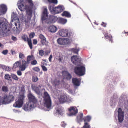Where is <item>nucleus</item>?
Returning a JSON list of instances; mask_svg holds the SVG:
<instances>
[{"label": "nucleus", "mask_w": 128, "mask_h": 128, "mask_svg": "<svg viewBox=\"0 0 128 128\" xmlns=\"http://www.w3.org/2000/svg\"><path fill=\"white\" fill-rule=\"evenodd\" d=\"M26 2H28L30 4V6L22 4L23 0H20L19 2L20 3V4L18 6V8L21 11H24L26 10L27 14L29 16H32V9L34 4L32 0H26Z\"/></svg>", "instance_id": "nucleus-1"}, {"label": "nucleus", "mask_w": 128, "mask_h": 128, "mask_svg": "<svg viewBox=\"0 0 128 128\" xmlns=\"http://www.w3.org/2000/svg\"><path fill=\"white\" fill-rule=\"evenodd\" d=\"M14 98L13 95L9 94L8 95L4 94L2 98L0 97V103L1 104H7L13 102Z\"/></svg>", "instance_id": "nucleus-2"}, {"label": "nucleus", "mask_w": 128, "mask_h": 128, "mask_svg": "<svg viewBox=\"0 0 128 128\" xmlns=\"http://www.w3.org/2000/svg\"><path fill=\"white\" fill-rule=\"evenodd\" d=\"M8 24L4 21L0 22V35H3L6 33H10L11 28L8 27Z\"/></svg>", "instance_id": "nucleus-3"}, {"label": "nucleus", "mask_w": 128, "mask_h": 128, "mask_svg": "<svg viewBox=\"0 0 128 128\" xmlns=\"http://www.w3.org/2000/svg\"><path fill=\"white\" fill-rule=\"evenodd\" d=\"M44 94L43 98L44 101V104L47 108H49L51 107L52 104L50 97L48 93L46 92H44Z\"/></svg>", "instance_id": "nucleus-4"}, {"label": "nucleus", "mask_w": 128, "mask_h": 128, "mask_svg": "<svg viewBox=\"0 0 128 128\" xmlns=\"http://www.w3.org/2000/svg\"><path fill=\"white\" fill-rule=\"evenodd\" d=\"M50 11L54 12L55 14H58L62 12L64 10V7L61 5H59L57 7H54V5L50 6H49Z\"/></svg>", "instance_id": "nucleus-5"}, {"label": "nucleus", "mask_w": 128, "mask_h": 128, "mask_svg": "<svg viewBox=\"0 0 128 128\" xmlns=\"http://www.w3.org/2000/svg\"><path fill=\"white\" fill-rule=\"evenodd\" d=\"M25 96L24 94L19 95L17 100L16 102L13 106L16 108H20L24 104Z\"/></svg>", "instance_id": "nucleus-6"}, {"label": "nucleus", "mask_w": 128, "mask_h": 128, "mask_svg": "<svg viewBox=\"0 0 128 128\" xmlns=\"http://www.w3.org/2000/svg\"><path fill=\"white\" fill-rule=\"evenodd\" d=\"M74 72L76 74L80 76H82L85 73V68L83 66H76L74 69Z\"/></svg>", "instance_id": "nucleus-7"}, {"label": "nucleus", "mask_w": 128, "mask_h": 128, "mask_svg": "<svg viewBox=\"0 0 128 128\" xmlns=\"http://www.w3.org/2000/svg\"><path fill=\"white\" fill-rule=\"evenodd\" d=\"M28 97L29 100L28 102L34 106V104H35L37 102L36 98L30 92L28 94Z\"/></svg>", "instance_id": "nucleus-8"}, {"label": "nucleus", "mask_w": 128, "mask_h": 128, "mask_svg": "<svg viewBox=\"0 0 128 128\" xmlns=\"http://www.w3.org/2000/svg\"><path fill=\"white\" fill-rule=\"evenodd\" d=\"M71 60L73 64L79 66L81 64V59L78 56L74 55L71 57Z\"/></svg>", "instance_id": "nucleus-9"}, {"label": "nucleus", "mask_w": 128, "mask_h": 128, "mask_svg": "<svg viewBox=\"0 0 128 128\" xmlns=\"http://www.w3.org/2000/svg\"><path fill=\"white\" fill-rule=\"evenodd\" d=\"M118 118L119 122H122L123 120L124 116V112H122V109L120 108H119L118 111Z\"/></svg>", "instance_id": "nucleus-10"}, {"label": "nucleus", "mask_w": 128, "mask_h": 128, "mask_svg": "<svg viewBox=\"0 0 128 128\" xmlns=\"http://www.w3.org/2000/svg\"><path fill=\"white\" fill-rule=\"evenodd\" d=\"M58 33L59 35L62 37L70 36L69 32L66 29H63L59 30Z\"/></svg>", "instance_id": "nucleus-11"}, {"label": "nucleus", "mask_w": 128, "mask_h": 128, "mask_svg": "<svg viewBox=\"0 0 128 128\" xmlns=\"http://www.w3.org/2000/svg\"><path fill=\"white\" fill-rule=\"evenodd\" d=\"M62 73L64 76V78L67 80H70L72 78V76L70 74L66 71H62Z\"/></svg>", "instance_id": "nucleus-12"}, {"label": "nucleus", "mask_w": 128, "mask_h": 128, "mask_svg": "<svg viewBox=\"0 0 128 128\" xmlns=\"http://www.w3.org/2000/svg\"><path fill=\"white\" fill-rule=\"evenodd\" d=\"M58 43L61 45H64L68 44L69 39L64 38H59L57 40Z\"/></svg>", "instance_id": "nucleus-13"}, {"label": "nucleus", "mask_w": 128, "mask_h": 128, "mask_svg": "<svg viewBox=\"0 0 128 128\" xmlns=\"http://www.w3.org/2000/svg\"><path fill=\"white\" fill-rule=\"evenodd\" d=\"M34 106L32 105L31 104L29 103L28 102L25 104L23 107L24 109L26 111L30 110L31 109L33 108Z\"/></svg>", "instance_id": "nucleus-14"}, {"label": "nucleus", "mask_w": 128, "mask_h": 128, "mask_svg": "<svg viewBox=\"0 0 128 128\" xmlns=\"http://www.w3.org/2000/svg\"><path fill=\"white\" fill-rule=\"evenodd\" d=\"M29 63L24 60H23L22 61V64H20V70L21 71L24 70L27 67Z\"/></svg>", "instance_id": "nucleus-15"}, {"label": "nucleus", "mask_w": 128, "mask_h": 128, "mask_svg": "<svg viewBox=\"0 0 128 128\" xmlns=\"http://www.w3.org/2000/svg\"><path fill=\"white\" fill-rule=\"evenodd\" d=\"M7 10V7L6 5L3 4L0 5V15L5 14Z\"/></svg>", "instance_id": "nucleus-16"}, {"label": "nucleus", "mask_w": 128, "mask_h": 128, "mask_svg": "<svg viewBox=\"0 0 128 128\" xmlns=\"http://www.w3.org/2000/svg\"><path fill=\"white\" fill-rule=\"evenodd\" d=\"M68 110L71 112L69 115L72 116L74 115L78 112V110L76 108H74L73 106H71L68 109Z\"/></svg>", "instance_id": "nucleus-17"}, {"label": "nucleus", "mask_w": 128, "mask_h": 128, "mask_svg": "<svg viewBox=\"0 0 128 128\" xmlns=\"http://www.w3.org/2000/svg\"><path fill=\"white\" fill-rule=\"evenodd\" d=\"M48 17V14L47 9L46 8H44L43 12L41 16L42 20L44 21L46 20L47 18Z\"/></svg>", "instance_id": "nucleus-18"}, {"label": "nucleus", "mask_w": 128, "mask_h": 128, "mask_svg": "<svg viewBox=\"0 0 128 128\" xmlns=\"http://www.w3.org/2000/svg\"><path fill=\"white\" fill-rule=\"evenodd\" d=\"M59 100L60 102L62 103L66 102H68L69 101V98L67 96L65 95H62Z\"/></svg>", "instance_id": "nucleus-19"}, {"label": "nucleus", "mask_w": 128, "mask_h": 128, "mask_svg": "<svg viewBox=\"0 0 128 128\" xmlns=\"http://www.w3.org/2000/svg\"><path fill=\"white\" fill-rule=\"evenodd\" d=\"M41 40L40 43L42 45H46V39L42 34H40L39 36Z\"/></svg>", "instance_id": "nucleus-20"}, {"label": "nucleus", "mask_w": 128, "mask_h": 128, "mask_svg": "<svg viewBox=\"0 0 128 128\" xmlns=\"http://www.w3.org/2000/svg\"><path fill=\"white\" fill-rule=\"evenodd\" d=\"M72 81L74 84L75 86H79L80 84V82L79 80L76 78H73Z\"/></svg>", "instance_id": "nucleus-21"}, {"label": "nucleus", "mask_w": 128, "mask_h": 128, "mask_svg": "<svg viewBox=\"0 0 128 128\" xmlns=\"http://www.w3.org/2000/svg\"><path fill=\"white\" fill-rule=\"evenodd\" d=\"M56 113L61 116L63 115L64 114V108H58L57 107L56 108Z\"/></svg>", "instance_id": "nucleus-22"}, {"label": "nucleus", "mask_w": 128, "mask_h": 128, "mask_svg": "<svg viewBox=\"0 0 128 128\" xmlns=\"http://www.w3.org/2000/svg\"><path fill=\"white\" fill-rule=\"evenodd\" d=\"M31 87L32 89L37 94H40V90L38 87L33 85H32Z\"/></svg>", "instance_id": "nucleus-23"}, {"label": "nucleus", "mask_w": 128, "mask_h": 128, "mask_svg": "<svg viewBox=\"0 0 128 128\" xmlns=\"http://www.w3.org/2000/svg\"><path fill=\"white\" fill-rule=\"evenodd\" d=\"M20 62H16L14 64L12 69L13 70H15L16 68L19 67L20 69Z\"/></svg>", "instance_id": "nucleus-24"}, {"label": "nucleus", "mask_w": 128, "mask_h": 128, "mask_svg": "<svg viewBox=\"0 0 128 128\" xmlns=\"http://www.w3.org/2000/svg\"><path fill=\"white\" fill-rule=\"evenodd\" d=\"M49 30L51 32H54L57 30V28L55 26H52L49 27Z\"/></svg>", "instance_id": "nucleus-25"}, {"label": "nucleus", "mask_w": 128, "mask_h": 128, "mask_svg": "<svg viewBox=\"0 0 128 128\" xmlns=\"http://www.w3.org/2000/svg\"><path fill=\"white\" fill-rule=\"evenodd\" d=\"M62 16H64L67 18H70L71 17V15L70 13L66 11H64L62 14Z\"/></svg>", "instance_id": "nucleus-26"}, {"label": "nucleus", "mask_w": 128, "mask_h": 128, "mask_svg": "<svg viewBox=\"0 0 128 128\" xmlns=\"http://www.w3.org/2000/svg\"><path fill=\"white\" fill-rule=\"evenodd\" d=\"M83 114L81 113H80L77 116V120L78 122L82 121L83 118Z\"/></svg>", "instance_id": "nucleus-27"}, {"label": "nucleus", "mask_w": 128, "mask_h": 128, "mask_svg": "<svg viewBox=\"0 0 128 128\" xmlns=\"http://www.w3.org/2000/svg\"><path fill=\"white\" fill-rule=\"evenodd\" d=\"M91 117L90 116H87L84 117L83 120L84 123H87V122H89L90 120Z\"/></svg>", "instance_id": "nucleus-28"}, {"label": "nucleus", "mask_w": 128, "mask_h": 128, "mask_svg": "<svg viewBox=\"0 0 128 128\" xmlns=\"http://www.w3.org/2000/svg\"><path fill=\"white\" fill-rule=\"evenodd\" d=\"M34 57L33 56H27L26 62L29 64L31 60H34Z\"/></svg>", "instance_id": "nucleus-29"}, {"label": "nucleus", "mask_w": 128, "mask_h": 128, "mask_svg": "<svg viewBox=\"0 0 128 128\" xmlns=\"http://www.w3.org/2000/svg\"><path fill=\"white\" fill-rule=\"evenodd\" d=\"M106 39H109V41L111 42V43H112V36L110 35H108V34H106L104 35Z\"/></svg>", "instance_id": "nucleus-30"}, {"label": "nucleus", "mask_w": 128, "mask_h": 128, "mask_svg": "<svg viewBox=\"0 0 128 128\" xmlns=\"http://www.w3.org/2000/svg\"><path fill=\"white\" fill-rule=\"evenodd\" d=\"M2 89L3 92H8V88L7 86H2Z\"/></svg>", "instance_id": "nucleus-31"}, {"label": "nucleus", "mask_w": 128, "mask_h": 128, "mask_svg": "<svg viewBox=\"0 0 128 128\" xmlns=\"http://www.w3.org/2000/svg\"><path fill=\"white\" fill-rule=\"evenodd\" d=\"M59 22L62 24H64L67 22V20L63 18H60L58 20Z\"/></svg>", "instance_id": "nucleus-32"}, {"label": "nucleus", "mask_w": 128, "mask_h": 128, "mask_svg": "<svg viewBox=\"0 0 128 128\" xmlns=\"http://www.w3.org/2000/svg\"><path fill=\"white\" fill-rule=\"evenodd\" d=\"M80 50L79 48H73L71 49V51L73 52L78 54V52Z\"/></svg>", "instance_id": "nucleus-33"}, {"label": "nucleus", "mask_w": 128, "mask_h": 128, "mask_svg": "<svg viewBox=\"0 0 128 128\" xmlns=\"http://www.w3.org/2000/svg\"><path fill=\"white\" fill-rule=\"evenodd\" d=\"M28 42L30 48V49H32V46L31 40L30 39H29L28 38Z\"/></svg>", "instance_id": "nucleus-34"}, {"label": "nucleus", "mask_w": 128, "mask_h": 128, "mask_svg": "<svg viewBox=\"0 0 128 128\" xmlns=\"http://www.w3.org/2000/svg\"><path fill=\"white\" fill-rule=\"evenodd\" d=\"M38 80V77L36 76H33L32 78V80L33 82H37Z\"/></svg>", "instance_id": "nucleus-35"}, {"label": "nucleus", "mask_w": 128, "mask_h": 128, "mask_svg": "<svg viewBox=\"0 0 128 128\" xmlns=\"http://www.w3.org/2000/svg\"><path fill=\"white\" fill-rule=\"evenodd\" d=\"M4 77L6 80H10L11 78L9 74H5Z\"/></svg>", "instance_id": "nucleus-36"}, {"label": "nucleus", "mask_w": 128, "mask_h": 128, "mask_svg": "<svg viewBox=\"0 0 128 128\" xmlns=\"http://www.w3.org/2000/svg\"><path fill=\"white\" fill-rule=\"evenodd\" d=\"M82 128H90L89 124L88 123H84Z\"/></svg>", "instance_id": "nucleus-37"}, {"label": "nucleus", "mask_w": 128, "mask_h": 128, "mask_svg": "<svg viewBox=\"0 0 128 128\" xmlns=\"http://www.w3.org/2000/svg\"><path fill=\"white\" fill-rule=\"evenodd\" d=\"M35 36V34L34 32H31L29 35V37L30 39L33 38Z\"/></svg>", "instance_id": "nucleus-38"}, {"label": "nucleus", "mask_w": 128, "mask_h": 128, "mask_svg": "<svg viewBox=\"0 0 128 128\" xmlns=\"http://www.w3.org/2000/svg\"><path fill=\"white\" fill-rule=\"evenodd\" d=\"M12 78L15 80H18V78L17 76L14 74H12Z\"/></svg>", "instance_id": "nucleus-39"}, {"label": "nucleus", "mask_w": 128, "mask_h": 128, "mask_svg": "<svg viewBox=\"0 0 128 128\" xmlns=\"http://www.w3.org/2000/svg\"><path fill=\"white\" fill-rule=\"evenodd\" d=\"M54 83L55 85L56 86L60 84V82L59 80H56L54 81Z\"/></svg>", "instance_id": "nucleus-40"}, {"label": "nucleus", "mask_w": 128, "mask_h": 128, "mask_svg": "<svg viewBox=\"0 0 128 128\" xmlns=\"http://www.w3.org/2000/svg\"><path fill=\"white\" fill-rule=\"evenodd\" d=\"M48 2L50 3H53L56 4L58 2L57 0H47Z\"/></svg>", "instance_id": "nucleus-41"}, {"label": "nucleus", "mask_w": 128, "mask_h": 128, "mask_svg": "<svg viewBox=\"0 0 128 128\" xmlns=\"http://www.w3.org/2000/svg\"><path fill=\"white\" fill-rule=\"evenodd\" d=\"M37 64V61L35 60H34L31 62V64L32 65H34L36 64Z\"/></svg>", "instance_id": "nucleus-42"}, {"label": "nucleus", "mask_w": 128, "mask_h": 128, "mask_svg": "<svg viewBox=\"0 0 128 128\" xmlns=\"http://www.w3.org/2000/svg\"><path fill=\"white\" fill-rule=\"evenodd\" d=\"M44 54V52L42 50H40L39 51V54L40 56H42Z\"/></svg>", "instance_id": "nucleus-43"}, {"label": "nucleus", "mask_w": 128, "mask_h": 128, "mask_svg": "<svg viewBox=\"0 0 128 128\" xmlns=\"http://www.w3.org/2000/svg\"><path fill=\"white\" fill-rule=\"evenodd\" d=\"M22 38L24 41H28V38L27 36L24 35L22 37Z\"/></svg>", "instance_id": "nucleus-44"}, {"label": "nucleus", "mask_w": 128, "mask_h": 128, "mask_svg": "<svg viewBox=\"0 0 128 128\" xmlns=\"http://www.w3.org/2000/svg\"><path fill=\"white\" fill-rule=\"evenodd\" d=\"M19 57L20 58L23 59L24 58L25 56L23 54L20 53L19 54Z\"/></svg>", "instance_id": "nucleus-45"}, {"label": "nucleus", "mask_w": 128, "mask_h": 128, "mask_svg": "<svg viewBox=\"0 0 128 128\" xmlns=\"http://www.w3.org/2000/svg\"><path fill=\"white\" fill-rule=\"evenodd\" d=\"M33 70L34 71L36 72H38L40 70L39 68L37 67H34L33 68Z\"/></svg>", "instance_id": "nucleus-46"}, {"label": "nucleus", "mask_w": 128, "mask_h": 128, "mask_svg": "<svg viewBox=\"0 0 128 128\" xmlns=\"http://www.w3.org/2000/svg\"><path fill=\"white\" fill-rule=\"evenodd\" d=\"M41 67L42 69V70L44 71H46L47 70H48L47 68L45 66H43V65H42L41 66Z\"/></svg>", "instance_id": "nucleus-47"}, {"label": "nucleus", "mask_w": 128, "mask_h": 128, "mask_svg": "<svg viewBox=\"0 0 128 128\" xmlns=\"http://www.w3.org/2000/svg\"><path fill=\"white\" fill-rule=\"evenodd\" d=\"M101 25L103 27H105L106 26L107 24L104 22H102L101 24Z\"/></svg>", "instance_id": "nucleus-48"}, {"label": "nucleus", "mask_w": 128, "mask_h": 128, "mask_svg": "<svg viewBox=\"0 0 128 128\" xmlns=\"http://www.w3.org/2000/svg\"><path fill=\"white\" fill-rule=\"evenodd\" d=\"M4 68H5V70L7 71H10L11 69V68L9 67H6L4 66Z\"/></svg>", "instance_id": "nucleus-49"}, {"label": "nucleus", "mask_w": 128, "mask_h": 128, "mask_svg": "<svg viewBox=\"0 0 128 128\" xmlns=\"http://www.w3.org/2000/svg\"><path fill=\"white\" fill-rule=\"evenodd\" d=\"M8 52V50H4L2 52V53L4 55L6 54Z\"/></svg>", "instance_id": "nucleus-50"}, {"label": "nucleus", "mask_w": 128, "mask_h": 128, "mask_svg": "<svg viewBox=\"0 0 128 128\" xmlns=\"http://www.w3.org/2000/svg\"><path fill=\"white\" fill-rule=\"evenodd\" d=\"M61 125V126L64 128L66 126V124L64 122H62Z\"/></svg>", "instance_id": "nucleus-51"}, {"label": "nucleus", "mask_w": 128, "mask_h": 128, "mask_svg": "<svg viewBox=\"0 0 128 128\" xmlns=\"http://www.w3.org/2000/svg\"><path fill=\"white\" fill-rule=\"evenodd\" d=\"M37 41L36 39H34L33 40V43L34 44H36L37 43Z\"/></svg>", "instance_id": "nucleus-52"}, {"label": "nucleus", "mask_w": 128, "mask_h": 128, "mask_svg": "<svg viewBox=\"0 0 128 128\" xmlns=\"http://www.w3.org/2000/svg\"><path fill=\"white\" fill-rule=\"evenodd\" d=\"M17 74L18 76H20L22 74V72L20 70L17 71Z\"/></svg>", "instance_id": "nucleus-53"}, {"label": "nucleus", "mask_w": 128, "mask_h": 128, "mask_svg": "<svg viewBox=\"0 0 128 128\" xmlns=\"http://www.w3.org/2000/svg\"><path fill=\"white\" fill-rule=\"evenodd\" d=\"M14 24H15V26L16 27V28L17 29H18V28H20V24L18 23V27H17V24L16 23H15Z\"/></svg>", "instance_id": "nucleus-54"}, {"label": "nucleus", "mask_w": 128, "mask_h": 128, "mask_svg": "<svg viewBox=\"0 0 128 128\" xmlns=\"http://www.w3.org/2000/svg\"><path fill=\"white\" fill-rule=\"evenodd\" d=\"M52 54L50 55V56H49V58H48L50 62H52Z\"/></svg>", "instance_id": "nucleus-55"}, {"label": "nucleus", "mask_w": 128, "mask_h": 128, "mask_svg": "<svg viewBox=\"0 0 128 128\" xmlns=\"http://www.w3.org/2000/svg\"><path fill=\"white\" fill-rule=\"evenodd\" d=\"M12 39L14 41H16L17 40V38L16 37L12 36Z\"/></svg>", "instance_id": "nucleus-56"}, {"label": "nucleus", "mask_w": 128, "mask_h": 128, "mask_svg": "<svg viewBox=\"0 0 128 128\" xmlns=\"http://www.w3.org/2000/svg\"><path fill=\"white\" fill-rule=\"evenodd\" d=\"M58 60L60 62H61L62 61V59L61 58H59L58 59Z\"/></svg>", "instance_id": "nucleus-57"}, {"label": "nucleus", "mask_w": 128, "mask_h": 128, "mask_svg": "<svg viewBox=\"0 0 128 128\" xmlns=\"http://www.w3.org/2000/svg\"><path fill=\"white\" fill-rule=\"evenodd\" d=\"M2 46H3L2 44L0 43V47H2Z\"/></svg>", "instance_id": "nucleus-58"}, {"label": "nucleus", "mask_w": 128, "mask_h": 128, "mask_svg": "<svg viewBox=\"0 0 128 128\" xmlns=\"http://www.w3.org/2000/svg\"><path fill=\"white\" fill-rule=\"evenodd\" d=\"M43 64L44 65L45 64V65H47V64L45 62H44L43 63Z\"/></svg>", "instance_id": "nucleus-59"}, {"label": "nucleus", "mask_w": 128, "mask_h": 128, "mask_svg": "<svg viewBox=\"0 0 128 128\" xmlns=\"http://www.w3.org/2000/svg\"><path fill=\"white\" fill-rule=\"evenodd\" d=\"M43 60L44 61V62H46V59H45V60Z\"/></svg>", "instance_id": "nucleus-60"}, {"label": "nucleus", "mask_w": 128, "mask_h": 128, "mask_svg": "<svg viewBox=\"0 0 128 128\" xmlns=\"http://www.w3.org/2000/svg\"><path fill=\"white\" fill-rule=\"evenodd\" d=\"M124 33L125 34H127V35H128V32H125Z\"/></svg>", "instance_id": "nucleus-61"}, {"label": "nucleus", "mask_w": 128, "mask_h": 128, "mask_svg": "<svg viewBox=\"0 0 128 128\" xmlns=\"http://www.w3.org/2000/svg\"><path fill=\"white\" fill-rule=\"evenodd\" d=\"M14 52L15 53V51H14Z\"/></svg>", "instance_id": "nucleus-62"}, {"label": "nucleus", "mask_w": 128, "mask_h": 128, "mask_svg": "<svg viewBox=\"0 0 128 128\" xmlns=\"http://www.w3.org/2000/svg\"><path fill=\"white\" fill-rule=\"evenodd\" d=\"M12 54H13V52H12Z\"/></svg>", "instance_id": "nucleus-63"}]
</instances>
